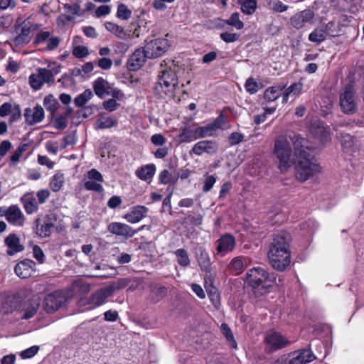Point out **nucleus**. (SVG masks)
Returning a JSON list of instances; mask_svg holds the SVG:
<instances>
[{"label":"nucleus","mask_w":364,"mask_h":364,"mask_svg":"<svg viewBox=\"0 0 364 364\" xmlns=\"http://www.w3.org/2000/svg\"><path fill=\"white\" fill-rule=\"evenodd\" d=\"M112 47L114 53L119 54H124L129 49L128 44L121 41L115 43Z\"/></svg>","instance_id":"obj_60"},{"label":"nucleus","mask_w":364,"mask_h":364,"mask_svg":"<svg viewBox=\"0 0 364 364\" xmlns=\"http://www.w3.org/2000/svg\"><path fill=\"white\" fill-rule=\"evenodd\" d=\"M103 107L109 112H113L117 109V107L119 106L118 103H117L116 100L114 99H109L108 100H106L102 104Z\"/></svg>","instance_id":"obj_63"},{"label":"nucleus","mask_w":364,"mask_h":364,"mask_svg":"<svg viewBox=\"0 0 364 364\" xmlns=\"http://www.w3.org/2000/svg\"><path fill=\"white\" fill-rule=\"evenodd\" d=\"M28 81L33 90H38L44 83H52L53 79L51 74L46 71V68H38L36 70V73L29 76Z\"/></svg>","instance_id":"obj_8"},{"label":"nucleus","mask_w":364,"mask_h":364,"mask_svg":"<svg viewBox=\"0 0 364 364\" xmlns=\"http://www.w3.org/2000/svg\"><path fill=\"white\" fill-rule=\"evenodd\" d=\"M215 245L217 255L223 257L234 250L236 240L231 234H224L217 240Z\"/></svg>","instance_id":"obj_10"},{"label":"nucleus","mask_w":364,"mask_h":364,"mask_svg":"<svg viewBox=\"0 0 364 364\" xmlns=\"http://www.w3.org/2000/svg\"><path fill=\"white\" fill-rule=\"evenodd\" d=\"M148 208L144 205H137L132 208L124 218L130 223H136L146 217Z\"/></svg>","instance_id":"obj_24"},{"label":"nucleus","mask_w":364,"mask_h":364,"mask_svg":"<svg viewBox=\"0 0 364 364\" xmlns=\"http://www.w3.org/2000/svg\"><path fill=\"white\" fill-rule=\"evenodd\" d=\"M289 242V235L281 233L274 237L269 245L268 259L272 267L277 270L283 271L290 264Z\"/></svg>","instance_id":"obj_3"},{"label":"nucleus","mask_w":364,"mask_h":364,"mask_svg":"<svg viewBox=\"0 0 364 364\" xmlns=\"http://www.w3.org/2000/svg\"><path fill=\"white\" fill-rule=\"evenodd\" d=\"M24 117L27 123L32 125L41 122L44 119V110L40 105L36 106L33 109L26 108Z\"/></svg>","instance_id":"obj_23"},{"label":"nucleus","mask_w":364,"mask_h":364,"mask_svg":"<svg viewBox=\"0 0 364 364\" xmlns=\"http://www.w3.org/2000/svg\"><path fill=\"white\" fill-rule=\"evenodd\" d=\"M206 291L213 305L218 308L220 304L218 289L212 285H209L208 287H206Z\"/></svg>","instance_id":"obj_45"},{"label":"nucleus","mask_w":364,"mask_h":364,"mask_svg":"<svg viewBox=\"0 0 364 364\" xmlns=\"http://www.w3.org/2000/svg\"><path fill=\"white\" fill-rule=\"evenodd\" d=\"M8 247L6 253L9 255H14L24 250V247L20 243L18 237L15 234L9 235L4 240Z\"/></svg>","instance_id":"obj_25"},{"label":"nucleus","mask_w":364,"mask_h":364,"mask_svg":"<svg viewBox=\"0 0 364 364\" xmlns=\"http://www.w3.org/2000/svg\"><path fill=\"white\" fill-rule=\"evenodd\" d=\"M314 18V12L311 9H305L293 15L290 18V23L294 28L300 29L306 23H312Z\"/></svg>","instance_id":"obj_13"},{"label":"nucleus","mask_w":364,"mask_h":364,"mask_svg":"<svg viewBox=\"0 0 364 364\" xmlns=\"http://www.w3.org/2000/svg\"><path fill=\"white\" fill-rule=\"evenodd\" d=\"M218 144L212 140H204L197 142L191 150V154H194L196 156H200L203 153L213 154L218 151Z\"/></svg>","instance_id":"obj_15"},{"label":"nucleus","mask_w":364,"mask_h":364,"mask_svg":"<svg viewBox=\"0 0 364 364\" xmlns=\"http://www.w3.org/2000/svg\"><path fill=\"white\" fill-rule=\"evenodd\" d=\"M177 259L178 264L183 267H186L190 264L189 255L186 250L180 248L173 252Z\"/></svg>","instance_id":"obj_38"},{"label":"nucleus","mask_w":364,"mask_h":364,"mask_svg":"<svg viewBox=\"0 0 364 364\" xmlns=\"http://www.w3.org/2000/svg\"><path fill=\"white\" fill-rule=\"evenodd\" d=\"M220 330L222 333L225 336L226 339L230 342L231 346L233 348H236L237 343L236 341L234 339L233 334L232 333V331L229 328L228 325L227 323H222L220 326Z\"/></svg>","instance_id":"obj_50"},{"label":"nucleus","mask_w":364,"mask_h":364,"mask_svg":"<svg viewBox=\"0 0 364 364\" xmlns=\"http://www.w3.org/2000/svg\"><path fill=\"white\" fill-rule=\"evenodd\" d=\"M149 58L144 48H139L130 55L127 67L132 71H136L144 65L146 59Z\"/></svg>","instance_id":"obj_14"},{"label":"nucleus","mask_w":364,"mask_h":364,"mask_svg":"<svg viewBox=\"0 0 364 364\" xmlns=\"http://www.w3.org/2000/svg\"><path fill=\"white\" fill-rule=\"evenodd\" d=\"M243 135L239 132H232L228 137L230 145H236L243 140Z\"/></svg>","instance_id":"obj_62"},{"label":"nucleus","mask_w":364,"mask_h":364,"mask_svg":"<svg viewBox=\"0 0 364 364\" xmlns=\"http://www.w3.org/2000/svg\"><path fill=\"white\" fill-rule=\"evenodd\" d=\"M107 229L108 231L113 235L125 237H132L136 233V231L129 225L118 222L109 223Z\"/></svg>","instance_id":"obj_17"},{"label":"nucleus","mask_w":364,"mask_h":364,"mask_svg":"<svg viewBox=\"0 0 364 364\" xmlns=\"http://www.w3.org/2000/svg\"><path fill=\"white\" fill-rule=\"evenodd\" d=\"M33 253L34 257L40 262L43 263L45 261V255L42 249L38 246L35 245L33 248Z\"/></svg>","instance_id":"obj_64"},{"label":"nucleus","mask_w":364,"mask_h":364,"mask_svg":"<svg viewBox=\"0 0 364 364\" xmlns=\"http://www.w3.org/2000/svg\"><path fill=\"white\" fill-rule=\"evenodd\" d=\"M217 179L216 177L213 175H206L204 180V185L203 187V191L207 193L211 190Z\"/></svg>","instance_id":"obj_55"},{"label":"nucleus","mask_w":364,"mask_h":364,"mask_svg":"<svg viewBox=\"0 0 364 364\" xmlns=\"http://www.w3.org/2000/svg\"><path fill=\"white\" fill-rule=\"evenodd\" d=\"M159 182L162 184H168L172 181L175 182L176 180H173L172 175L171 173L165 169L163 170L159 176Z\"/></svg>","instance_id":"obj_57"},{"label":"nucleus","mask_w":364,"mask_h":364,"mask_svg":"<svg viewBox=\"0 0 364 364\" xmlns=\"http://www.w3.org/2000/svg\"><path fill=\"white\" fill-rule=\"evenodd\" d=\"M340 138L342 146L344 149H350L354 146V138L351 135L341 133Z\"/></svg>","instance_id":"obj_51"},{"label":"nucleus","mask_w":364,"mask_h":364,"mask_svg":"<svg viewBox=\"0 0 364 364\" xmlns=\"http://www.w3.org/2000/svg\"><path fill=\"white\" fill-rule=\"evenodd\" d=\"M118 124L117 119L112 117H100L95 123L97 129H109L116 127Z\"/></svg>","instance_id":"obj_33"},{"label":"nucleus","mask_w":364,"mask_h":364,"mask_svg":"<svg viewBox=\"0 0 364 364\" xmlns=\"http://www.w3.org/2000/svg\"><path fill=\"white\" fill-rule=\"evenodd\" d=\"M54 225L47 215L43 220L38 218L35 220V231L41 237L50 236Z\"/></svg>","instance_id":"obj_22"},{"label":"nucleus","mask_w":364,"mask_h":364,"mask_svg":"<svg viewBox=\"0 0 364 364\" xmlns=\"http://www.w3.org/2000/svg\"><path fill=\"white\" fill-rule=\"evenodd\" d=\"M195 134H196V137H198V139L213 136L215 135V133L210 124H208L205 126L196 127Z\"/></svg>","instance_id":"obj_40"},{"label":"nucleus","mask_w":364,"mask_h":364,"mask_svg":"<svg viewBox=\"0 0 364 364\" xmlns=\"http://www.w3.org/2000/svg\"><path fill=\"white\" fill-rule=\"evenodd\" d=\"M285 87V85H274L269 87L265 90L264 99L265 101L271 102L275 101L281 96L283 97V90Z\"/></svg>","instance_id":"obj_29"},{"label":"nucleus","mask_w":364,"mask_h":364,"mask_svg":"<svg viewBox=\"0 0 364 364\" xmlns=\"http://www.w3.org/2000/svg\"><path fill=\"white\" fill-rule=\"evenodd\" d=\"M92 92L90 89H87L75 98L74 103L77 107H82L92 97Z\"/></svg>","instance_id":"obj_43"},{"label":"nucleus","mask_w":364,"mask_h":364,"mask_svg":"<svg viewBox=\"0 0 364 364\" xmlns=\"http://www.w3.org/2000/svg\"><path fill=\"white\" fill-rule=\"evenodd\" d=\"M169 47L166 38H156L147 42L144 47L149 58H156L163 55Z\"/></svg>","instance_id":"obj_7"},{"label":"nucleus","mask_w":364,"mask_h":364,"mask_svg":"<svg viewBox=\"0 0 364 364\" xmlns=\"http://www.w3.org/2000/svg\"><path fill=\"white\" fill-rule=\"evenodd\" d=\"M265 341L272 350L283 348L290 343L287 338L277 332L268 333L265 337Z\"/></svg>","instance_id":"obj_19"},{"label":"nucleus","mask_w":364,"mask_h":364,"mask_svg":"<svg viewBox=\"0 0 364 364\" xmlns=\"http://www.w3.org/2000/svg\"><path fill=\"white\" fill-rule=\"evenodd\" d=\"M251 263V259L246 256H238L234 257L229 264V268L236 272L237 274H240L246 267Z\"/></svg>","instance_id":"obj_28"},{"label":"nucleus","mask_w":364,"mask_h":364,"mask_svg":"<svg viewBox=\"0 0 364 364\" xmlns=\"http://www.w3.org/2000/svg\"><path fill=\"white\" fill-rule=\"evenodd\" d=\"M40 301L38 296L24 301L17 309L21 314V318L27 320L33 317L39 309Z\"/></svg>","instance_id":"obj_11"},{"label":"nucleus","mask_w":364,"mask_h":364,"mask_svg":"<svg viewBox=\"0 0 364 364\" xmlns=\"http://www.w3.org/2000/svg\"><path fill=\"white\" fill-rule=\"evenodd\" d=\"M132 16V11L127 5L121 3L117 6L116 16L122 20H128Z\"/></svg>","instance_id":"obj_46"},{"label":"nucleus","mask_w":364,"mask_h":364,"mask_svg":"<svg viewBox=\"0 0 364 364\" xmlns=\"http://www.w3.org/2000/svg\"><path fill=\"white\" fill-rule=\"evenodd\" d=\"M328 31L326 29L316 28L309 36V40L311 42L319 45L324 41L327 37Z\"/></svg>","instance_id":"obj_36"},{"label":"nucleus","mask_w":364,"mask_h":364,"mask_svg":"<svg viewBox=\"0 0 364 364\" xmlns=\"http://www.w3.org/2000/svg\"><path fill=\"white\" fill-rule=\"evenodd\" d=\"M339 104L341 110L345 114H353L356 109V97L353 86L348 83L347 84L343 92L340 94Z\"/></svg>","instance_id":"obj_5"},{"label":"nucleus","mask_w":364,"mask_h":364,"mask_svg":"<svg viewBox=\"0 0 364 364\" xmlns=\"http://www.w3.org/2000/svg\"><path fill=\"white\" fill-rule=\"evenodd\" d=\"M267 7L274 13H282L289 9V6L280 0H267Z\"/></svg>","instance_id":"obj_37"},{"label":"nucleus","mask_w":364,"mask_h":364,"mask_svg":"<svg viewBox=\"0 0 364 364\" xmlns=\"http://www.w3.org/2000/svg\"><path fill=\"white\" fill-rule=\"evenodd\" d=\"M39 347L38 346H33L21 353V357L23 359L31 358L33 357L38 351Z\"/></svg>","instance_id":"obj_59"},{"label":"nucleus","mask_w":364,"mask_h":364,"mask_svg":"<svg viewBox=\"0 0 364 364\" xmlns=\"http://www.w3.org/2000/svg\"><path fill=\"white\" fill-rule=\"evenodd\" d=\"M156 173V166L153 164L141 166L136 171V176L143 181L151 179Z\"/></svg>","instance_id":"obj_31"},{"label":"nucleus","mask_w":364,"mask_h":364,"mask_svg":"<svg viewBox=\"0 0 364 364\" xmlns=\"http://www.w3.org/2000/svg\"><path fill=\"white\" fill-rule=\"evenodd\" d=\"M28 147V146L27 144H21L11 155L10 159L11 163L12 164H17L19 161L23 153L27 150Z\"/></svg>","instance_id":"obj_49"},{"label":"nucleus","mask_w":364,"mask_h":364,"mask_svg":"<svg viewBox=\"0 0 364 364\" xmlns=\"http://www.w3.org/2000/svg\"><path fill=\"white\" fill-rule=\"evenodd\" d=\"M196 129H191L188 128H183L181 130L179 137L182 142H191L194 140L198 139L196 134H195Z\"/></svg>","instance_id":"obj_44"},{"label":"nucleus","mask_w":364,"mask_h":364,"mask_svg":"<svg viewBox=\"0 0 364 364\" xmlns=\"http://www.w3.org/2000/svg\"><path fill=\"white\" fill-rule=\"evenodd\" d=\"M36 263L31 259H24L18 262L14 267V272L22 279L28 278L35 270Z\"/></svg>","instance_id":"obj_21"},{"label":"nucleus","mask_w":364,"mask_h":364,"mask_svg":"<svg viewBox=\"0 0 364 364\" xmlns=\"http://www.w3.org/2000/svg\"><path fill=\"white\" fill-rule=\"evenodd\" d=\"M43 105L47 109L53 112L57 109L58 103L53 96L50 95L44 98Z\"/></svg>","instance_id":"obj_54"},{"label":"nucleus","mask_w":364,"mask_h":364,"mask_svg":"<svg viewBox=\"0 0 364 364\" xmlns=\"http://www.w3.org/2000/svg\"><path fill=\"white\" fill-rule=\"evenodd\" d=\"M23 207L27 214H32L38 209V203L36 198L31 196L24 200Z\"/></svg>","instance_id":"obj_41"},{"label":"nucleus","mask_w":364,"mask_h":364,"mask_svg":"<svg viewBox=\"0 0 364 364\" xmlns=\"http://www.w3.org/2000/svg\"><path fill=\"white\" fill-rule=\"evenodd\" d=\"M113 289L107 287L101 288L92 293L87 299L80 301V306H87L86 309H93L107 302L108 297L112 295Z\"/></svg>","instance_id":"obj_6"},{"label":"nucleus","mask_w":364,"mask_h":364,"mask_svg":"<svg viewBox=\"0 0 364 364\" xmlns=\"http://www.w3.org/2000/svg\"><path fill=\"white\" fill-rule=\"evenodd\" d=\"M303 83L301 82H294L287 88L283 90V104H286L289 97L296 99L301 93Z\"/></svg>","instance_id":"obj_27"},{"label":"nucleus","mask_w":364,"mask_h":364,"mask_svg":"<svg viewBox=\"0 0 364 364\" xmlns=\"http://www.w3.org/2000/svg\"><path fill=\"white\" fill-rule=\"evenodd\" d=\"M68 125L66 116L60 115L55 118V127L58 129H64Z\"/></svg>","instance_id":"obj_61"},{"label":"nucleus","mask_w":364,"mask_h":364,"mask_svg":"<svg viewBox=\"0 0 364 364\" xmlns=\"http://www.w3.org/2000/svg\"><path fill=\"white\" fill-rule=\"evenodd\" d=\"M64 174L61 171H58L50 178V188L54 192H58L64 183Z\"/></svg>","instance_id":"obj_35"},{"label":"nucleus","mask_w":364,"mask_h":364,"mask_svg":"<svg viewBox=\"0 0 364 364\" xmlns=\"http://www.w3.org/2000/svg\"><path fill=\"white\" fill-rule=\"evenodd\" d=\"M215 133L218 129H224L227 127L226 121L223 114H220L212 123H210Z\"/></svg>","instance_id":"obj_52"},{"label":"nucleus","mask_w":364,"mask_h":364,"mask_svg":"<svg viewBox=\"0 0 364 364\" xmlns=\"http://www.w3.org/2000/svg\"><path fill=\"white\" fill-rule=\"evenodd\" d=\"M31 25L29 23L23 21L21 28V33L16 37V43H27L30 41L29 35L31 33Z\"/></svg>","instance_id":"obj_34"},{"label":"nucleus","mask_w":364,"mask_h":364,"mask_svg":"<svg viewBox=\"0 0 364 364\" xmlns=\"http://www.w3.org/2000/svg\"><path fill=\"white\" fill-rule=\"evenodd\" d=\"M87 179L84 184L86 190L97 193L103 192L104 188L101 185L104 181L103 176L97 169L92 168L87 172Z\"/></svg>","instance_id":"obj_12"},{"label":"nucleus","mask_w":364,"mask_h":364,"mask_svg":"<svg viewBox=\"0 0 364 364\" xmlns=\"http://www.w3.org/2000/svg\"><path fill=\"white\" fill-rule=\"evenodd\" d=\"M179 67L172 60H164L160 65L154 90L159 97L173 95L178 85Z\"/></svg>","instance_id":"obj_2"},{"label":"nucleus","mask_w":364,"mask_h":364,"mask_svg":"<svg viewBox=\"0 0 364 364\" xmlns=\"http://www.w3.org/2000/svg\"><path fill=\"white\" fill-rule=\"evenodd\" d=\"M291 141L294 150L293 158L290 142L284 137H279L276 140L274 152L279 160L281 172H286L294 164L296 178L304 182L319 173L321 166L311 152L306 138L294 136Z\"/></svg>","instance_id":"obj_1"},{"label":"nucleus","mask_w":364,"mask_h":364,"mask_svg":"<svg viewBox=\"0 0 364 364\" xmlns=\"http://www.w3.org/2000/svg\"><path fill=\"white\" fill-rule=\"evenodd\" d=\"M66 301L65 296L60 291L49 294L43 302V309L47 313H53L59 309Z\"/></svg>","instance_id":"obj_9"},{"label":"nucleus","mask_w":364,"mask_h":364,"mask_svg":"<svg viewBox=\"0 0 364 364\" xmlns=\"http://www.w3.org/2000/svg\"><path fill=\"white\" fill-rule=\"evenodd\" d=\"M228 25L232 26L240 30L244 26V23L240 19V14L237 12L232 14L230 17L225 21Z\"/></svg>","instance_id":"obj_47"},{"label":"nucleus","mask_w":364,"mask_h":364,"mask_svg":"<svg viewBox=\"0 0 364 364\" xmlns=\"http://www.w3.org/2000/svg\"><path fill=\"white\" fill-rule=\"evenodd\" d=\"M167 294V289L161 284H155L151 286L150 299L157 303L162 300Z\"/></svg>","instance_id":"obj_32"},{"label":"nucleus","mask_w":364,"mask_h":364,"mask_svg":"<svg viewBox=\"0 0 364 364\" xmlns=\"http://www.w3.org/2000/svg\"><path fill=\"white\" fill-rule=\"evenodd\" d=\"M64 9L68 13L65 16L66 20L70 21L74 19V16H82L85 14V11L81 10L80 3L76 1L73 4H65L63 6Z\"/></svg>","instance_id":"obj_30"},{"label":"nucleus","mask_w":364,"mask_h":364,"mask_svg":"<svg viewBox=\"0 0 364 364\" xmlns=\"http://www.w3.org/2000/svg\"><path fill=\"white\" fill-rule=\"evenodd\" d=\"M316 134L323 142H327L331 140V135L329 131L323 126H318L317 128Z\"/></svg>","instance_id":"obj_56"},{"label":"nucleus","mask_w":364,"mask_h":364,"mask_svg":"<svg viewBox=\"0 0 364 364\" xmlns=\"http://www.w3.org/2000/svg\"><path fill=\"white\" fill-rule=\"evenodd\" d=\"M257 0H244L241 3V11L245 14L251 15L256 11Z\"/></svg>","instance_id":"obj_42"},{"label":"nucleus","mask_w":364,"mask_h":364,"mask_svg":"<svg viewBox=\"0 0 364 364\" xmlns=\"http://www.w3.org/2000/svg\"><path fill=\"white\" fill-rule=\"evenodd\" d=\"M73 54L77 58H82L89 54L88 49L84 46H75L73 50Z\"/></svg>","instance_id":"obj_58"},{"label":"nucleus","mask_w":364,"mask_h":364,"mask_svg":"<svg viewBox=\"0 0 364 364\" xmlns=\"http://www.w3.org/2000/svg\"><path fill=\"white\" fill-rule=\"evenodd\" d=\"M276 282L273 274H269L262 267H254L246 273V282L255 291L264 294Z\"/></svg>","instance_id":"obj_4"},{"label":"nucleus","mask_w":364,"mask_h":364,"mask_svg":"<svg viewBox=\"0 0 364 364\" xmlns=\"http://www.w3.org/2000/svg\"><path fill=\"white\" fill-rule=\"evenodd\" d=\"M105 28L110 33L115 35L117 37L124 39L126 36V33L122 27L112 22H106L105 23Z\"/></svg>","instance_id":"obj_39"},{"label":"nucleus","mask_w":364,"mask_h":364,"mask_svg":"<svg viewBox=\"0 0 364 364\" xmlns=\"http://www.w3.org/2000/svg\"><path fill=\"white\" fill-rule=\"evenodd\" d=\"M287 364H306L316 359V356L309 349H302L292 353Z\"/></svg>","instance_id":"obj_20"},{"label":"nucleus","mask_w":364,"mask_h":364,"mask_svg":"<svg viewBox=\"0 0 364 364\" xmlns=\"http://www.w3.org/2000/svg\"><path fill=\"white\" fill-rule=\"evenodd\" d=\"M112 85V84L102 77H98L93 82L95 93L100 98H103L105 95H108Z\"/></svg>","instance_id":"obj_26"},{"label":"nucleus","mask_w":364,"mask_h":364,"mask_svg":"<svg viewBox=\"0 0 364 364\" xmlns=\"http://www.w3.org/2000/svg\"><path fill=\"white\" fill-rule=\"evenodd\" d=\"M195 256L200 269L210 273L212 269V264L208 251L203 247L198 246L195 249Z\"/></svg>","instance_id":"obj_18"},{"label":"nucleus","mask_w":364,"mask_h":364,"mask_svg":"<svg viewBox=\"0 0 364 364\" xmlns=\"http://www.w3.org/2000/svg\"><path fill=\"white\" fill-rule=\"evenodd\" d=\"M6 220L13 226L22 227L25 223L26 218L17 205H12L9 207Z\"/></svg>","instance_id":"obj_16"},{"label":"nucleus","mask_w":364,"mask_h":364,"mask_svg":"<svg viewBox=\"0 0 364 364\" xmlns=\"http://www.w3.org/2000/svg\"><path fill=\"white\" fill-rule=\"evenodd\" d=\"M245 88L248 93L255 94L261 88V85L254 78L250 77L245 82Z\"/></svg>","instance_id":"obj_48"},{"label":"nucleus","mask_w":364,"mask_h":364,"mask_svg":"<svg viewBox=\"0 0 364 364\" xmlns=\"http://www.w3.org/2000/svg\"><path fill=\"white\" fill-rule=\"evenodd\" d=\"M130 282V280L127 278H121L118 279L117 282H113L112 284L107 286V288H111L113 289L112 294L117 290L122 289L126 287Z\"/></svg>","instance_id":"obj_53"}]
</instances>
